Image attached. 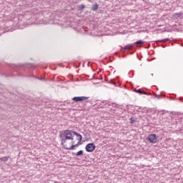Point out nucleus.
I'll list each match as a JSON object with an SVG mask.
<instances>
[{"mask_svg": "<svg viewBox=\"0 0 183 183\" xmlns=\"http://www.w3.org/2000/svg\"><path fill=\"white\" fill-rule=\"evenodd\" d=\"M74 131L72 130H64L60 133L61 138V145H65L66 144V140L70 139L74 141Z\"/></svg>", "mask_w": 183, "mask_h": 183, "instance_id": "f257e3e1", "label": "nucleus"}, {"mask_svg": "<svg viewBox=\"0 0 183 183\" xmlns=\"http://www.w3.org/2000/svg\"><path fill=\"white\" fill-rule=\"evenodd\" d=\"M95 148H97V147L94 143H89L86 146L85 149L86 152H94Z\"/></svg>", "mask_w": 183, "mask_h": 183, "instance_id": "f03ea898", "label": "nucleus"}, {"mask_svg": "<svg viewBox=\"0 0 183 183\" xmlns=\"http://www.w3.org/2000/svg\"><path fill=\"white\" fill-rule=\"evenodd\" d=\"M157 139H158V137H157V134H149L148 137V141L151 144H157Z\"/></svg>", "mask_w": 183, "mask_h": 183, "instance_id": "7ed1b4c3", "label": "nucleus"}, {"mask_svg": "<svg viewBox=\"0 0 183 183\" xmlns=\"http://www.w3.org/2000/svg\"><path fill=\"white\" fill-rule=\"evenodd\" d=\"M72 99H73V101H74V102H81L82 101H85V99H88V97H75Z\"/></svg>", "mask_w": 183, "mask_h": 183, "instance_id": "20e7f679", "label": "nucleus"}, {"mask_svg": "<svg viewBox=\"0 0 183 183\" xmlns=\"http://www.w3.org/2000/svg\"><path fill=\"white\" fill-rule=\"evenodd\" d=\"M74 135H76L77 138V141H79L78 144L82 141V135H81L79 133H76V132H74Z\"/></svg>", "mask_w": 183, "mask_h": 183, "instance_id": "39448f33", "label": "nucleus"}, {"mask_svg": "<svg viewBox=\"0 0 183 183\" xmlns=\"http://www.w3.org/2000/svg\"><path fill=\"white\" fill-rule=\"evenodd\" d=\"M133 46H134V44H128V45L124 46V47H122V49L127 51V49H132V48Z\"/></svg>", "mask_w": 183, "mask_h": 183, "instance_id": "423d86ee", "label": "nucleus"}, {"mask_svg": "<svg viewBox=\"0 0 183 183\" xmlns=\"http://www.w3.org/2000/svg\"><path fill=\"white\" fill-rule=\"evenodd\" d=\"M79 144H75V145H72L71 147H65V146L64 147V148L65 149H68V150H72V149H74V147H78V145H79Z\"/></svg>", "mask_w": 183, "mask_h": 183, "instance_id": "0eeeda50", "label": "nucleus"}, {"mask_svg": "<svg viewBox=\"0 0 183 183\" xmlns=\"http://www.w3.org/2000/svg\"><path fill=\"white\" fill-rule=\"evenodd\" d=\"M81 155H84V151L80 150L76 154V157H81Z\"/></svg>", "mask_w": 183, "mask_h": 183, "instance_id": "6e6552de", "label": "nucleus"}, {"mask_svg": "<svg viewBox=\"0 0 183 183\" xmlns=\"http://www.w3.org/2000/svg\"><path fill=\"white\" fill-rule=\"evenodd\" d=\"M142 44H144V41H142V40H139V41L134 42V45H141Z\"/></svg>", "mask_w": 183, "mask_h": 183, "instance_id": "1a4fd4ad", "label": "nucleus"}, {"mask_svg": "<svg viewBox=\"0 0 183 183\" xmlns=\"http://www.w3.org/2000/svg\"><path fill=\"white\" fill-rule=\"evenodd\" d=\"M92 9L93 11H97L98 9V4H94L92 6Z\"/></svg>", "mask_w": 183, "mask_h": 183, "instance_id": "9d476101", "label": "nucleus"}, {"mask_svg": "<svg viewBox=\"0 0 183 183\" xmlns=\"http://www.w3.org/2000/svg\"><path fill=\"white\" fill-rule=\"evenodd\" d=\"M9 159V157H4L1 158V161L6 162Z\"/></svg>", "mask_w": 183, "mask_h": 183, "instance_id": "9b49d317", "label": "nucleus"}, {"mask_svg": "<svg viewBox=\"0 0 183 183\" xmlns=\"http://www.w3.org/2000/svg\"><path fill=\"white\" fill-rule=\"evenodd\" d=\"M85 9V5H84V4H81L79 6V11H82V9Z\"/></svg>", "mask_w": 183, "mask_h": 183, "instance_id": "f8f14e48", "label": "nucleus"}, {"mask_svg": "<svg viewBox=\"0 0 183 183\" xmlns=\"http://www.w3.org/2000/svg\"><path fill=\"white\" fill-rule=\"evenodd\" d=\"M169 41V39H164L159 41V42H168Z\"/></svg>", "mask_w": 183, "mask_h": 183, "instance_id": "ddd939ff", "label": "nucleus"}, {"mask_svg": "<svg viewBox=\"0 0 183 183\" xmlns=\"http://www.w3.org/2000/svg\"><path fill=\"white\" fill-rule=\"evenodd\" d=\"M134 122H135V119H134V118H131L130 119V124H134Z\"/></svg>", "mask_w": 183, "mask_h": 183, "instance_id": "4468645a", "label": "nucleus"}, {"mask_svg": "<svg viewBox=\"0 0 183 183\" xmlns=\"http://www.w3.org/2000/svg\"><path fill=\"white\" fill-rule=\"evenodd\" d=\"M137 93L142 94V91H141V89H137Z\"/></svg>", "mask_w": 183, "mask_h": 183, "instance_id": "2eb2a0df", "label": "nucleus"}, {"mask_svg": "<svg viewBox=\"0 0 183 183\" xmlns=\"http://www.w3.org/2000/svg\"><path fill=\"white\" fill-rule=\"evenodd\" d=\"M142 94H144V95H149V94L145 92H142Z\"/></svg>", "mask_w": 183, "mask_h": 183, "instance_id": "dca6fc26", "label": "nucleus"}, {"mask_svg": "<svg viewBox=\"0 0 183 183\" xmlns=\"http://www.w3.org/2000/svg\"><path fill=\"white\" fill-rule=\"evenodd\" d=\"M137 91H138V89H135L134 90V92H137Z\"/></svg>", "mask_w": 183, "mask_h": 183, "instance_id": "f3484780", "label": "nucleus"}, {"mask_svg": "<svg viewBox=\"0 0 183 183\" xmlns=\"http://www.w3.org/2000/svg\"><path fill=\"white\" fill-rule=\"evenodd\" d=\"M54 183H58V182H54Z\"/></svg>", "mask_w": 183, "mask_h": 183, "instance_id": "a211bd4d", "label": "nucleus"}]
</instances>
